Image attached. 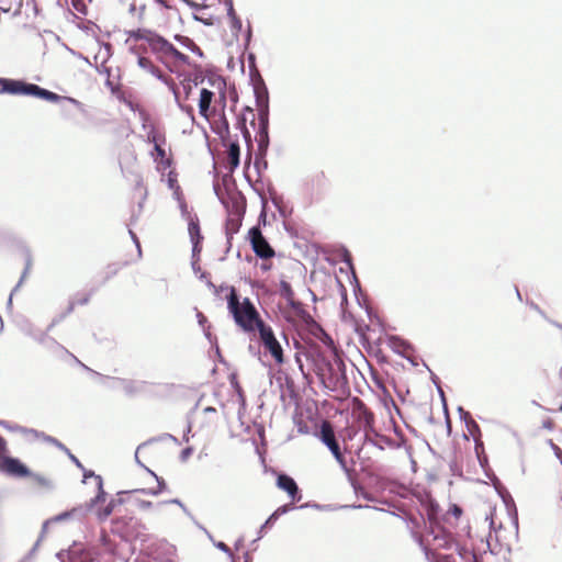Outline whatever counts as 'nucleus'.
<instances>
[{
	"instance_id": "1",
	"label": "nucleus",
	"mask_w": 562,
	"mask_h": 562,
	"mask_svg": "<svg viewBox=\"0 0 562 562\" xmlns=\"http://www.w3.org/2000/svg\"><path fill=\"white\" fill-rule=\"evenodd\" d=\"M227 308L232 314L235 323L246 333H252L256 329V324L261 319L260 315L255 307L254 303L245 297L243 302L235 288L229 289L227 295Z\"/></svg>"
},
{
	"instance_id": "2",
	"label": "nucleus",
	"mask_w": 562,
	"mask_h": 562,
	"mask_svg": "<svg viewBox=\"0 0 562 562\" xmlns=\"http://www.w3.org/2000/svg\"><path fill=\"white\" fill-rule=\"evenodd\" d=\"M422 506L428 519L427 535L432 537V541L437 547L450 549L454 543V538L451 532L440 525L438 503L430 496H426L425 501L422 502Z\"/></svg>"
},
{
	"instance_id": "3",
	"label": "nucleus",
	"mask_w": 562,
	"mask_h": 562,
	"mask_svg": "<svg viewBox=\"0 0 562 562\" xmlns=\"http://www.w3.org/2000/svg\"><path fill=\"white\" fill-rule=\"evenodd\" d=\"M4 93L8 94H23L32 95L48 102H58L64 99L61 95L44 89L35 83H30L24 80L4 78Z\"/></svg>"
},
{
	"instance_id": "4",
	"label": "nucleus",
	"mask_w": 562,
	"mask_h": 562,
	"mask_svg": "<svg viewBox=\"0 0 562 562\" xmlns=\"http://www.w3.org/2000/svg\"><path fill=\"white\" fill-rule=\"evenodd\" d=\"M324 386L330 391L344 390L348 386L346 366L340 358L326 363V373L321 374Z\"/></svg>"
},
{
	"instance_id": "5",
	"label": "nucleus",
	"mask_w": 562,
	"mask_h": 562,
	"mask_svg": "<svg viewBox=\"0 0 562 562\" xmlns=\"http://www.w3.org/2000/svg\"><path fill=\"white\" fill-rule=\"evenodd\" d=\"M147 43L151 50L156 54H160L161 57L170 55L182 64L190 65V59L187 55L178 50L170 42L156 32H153L150 37L147 38Z\"/></svg>"
},
{
	"instance_id": "6",
	"label": "nucleus",
	"mask_w": 562,
	"mask_h": 562,
	"mask_svg": "<svg viewBox=\"0 0 562 562\" xmlns=\"http://www.w3.org/2000/svg\"><path fill=\"white\" fill-rule=\"evenodd\" d=\"M358 422L363 427V443L371 445L373 447H376L380 450H383V447H381L378 442L374 441L373 437H371V432H374V416L373 414L366 407V405L359 401L358 404V415H357Z\"/></svg>"
},
{
	"instance_id": "7",
	"label": "nucleus",
	"mask_w": 562,
	"mask_h": 562,
	"mask_svg": "<svg viewBox=\"0 0 562 562\" xmlns=\"http://www.w3.org/2000/svg\"><path fill=\"white\" fill-rule=\"evenodd\" d=\"M249 240L254 252L261 259H270L274 256L273 248L263 237L261 229L254 226L248 232Z\"/></svg>"
},
{
	"instance_id": "8",
	"label": "nucleus",
	"mask_w": 562,
	"mask_h": 562,
	"mask_svg": "<svg viewBox=\"0 0 562 562\" xmlns=\"http://www.w3.org/2000/svg\"><path fill=\"white\" fill-rule=\"evenodd\" d=\"M319 437L322 442L330 450L335 459L345 467V458L341 453L340 446L335 437V432L329 423H324L321 427Z\"/></svg>"
},
{
	"instance_id": "9",
	"label": "nucleus",
	"mask_w": 562,
	"mask_h": 562,
	"mask_svg": "<svg viewBox=\"0 0 562 562\" xmlns=\"http://www.w3.org/2000/svg\"><path fill=\"white\" fill-rule=\"evenodd\" d=\"M256 105L258 108V119H269V92L262 78L254 86Z\"/></svg>"
},
{
	"instance_id": "10",
	"label": "nucleus",
	"mask_w": 562,
	"mask_h": 562,
	"mask_svg": "<svg viewBox=\"0 0 562 562\" xmlns=\"http://www.w3.org/2000/svg\"><path fill=\"white\" fill-rule=\"evenodd\" d=\"M233 209L237 218L227 221L226 237L228 245H231L233 234H235L239 229L240 218L245 213V202L243 196L233 200Z\"/></svg>"
},
{
	"instance_id": "11",
	"label": "nucleus",
	"mask_w": 562,
	"mask_h": 562,
	"mask_svg": "<svg viewBox=\"0 0 562 562\" xmlns=\"http://www.w3.org/2000/svg\"><path fill=\"white\" fill-rule=\"evenodd\" d=\"M117 387L122 389L126 396L134 397L138 394L146 392L148 382L140 380H128V379H114Z\"/></svg>"
},
{
	"instance_id": "12",
	"label": "nucleus",
	"mask_w": 562,
	"mask_h": 562,
	"mask_svg": "<svg viewBox=\"0 0 562 562\" xmlns=\"http://www.w3.org/2000/svg\"><path fill=\"white\" fill-rule=\"evenodd\" d=\"M81 470L83 471V482H86L88 477H94L97 481L98 493L89 503L86 504V510H91L97 504L105 501L106 493L103 490V480L100 475H97L93 471L86 470L85 468Z\"/></svg>"
},
{
	"instance_id": "13",
	"label": "nucleus",
	"mask_w": 562,
	"mask_h": 562,
	"mask_svg": "<svg viewBox=\"0 0 562 562\" xmlns=\"http://www.w3.org/2000/svg\"><path fill=\"white\" fill-rule=\"evenodd\" d=\"M277 486L286 492V494L293 499V501H300L302 498V495L300 494L299 486L293 477L285 473H281L277 477Z\"/></svg>"
},
{
	"instance_id": "14",
	"label": "nucleus",
	"mask_w": 562,
	"mask_h": 562,
	"mask_svg": "<svg viewBox=\"0 0 562 562\" xmlns=\"http://www.w3.org/2000/svg\"><path fill=\"white\" fill-rule=\"evenodd\" d=\"M1 469L10 475L23 477L30 474L29 469L19 459L4 457Z\"/></svg>"
},
{
	"instance_id": "15",
	"label": "nucleus",
	"mask_w": 562,
	"mask_h": 562,
	"mask_svg": "<svg viewBox=\"0 0 562 562\" xmlns=\"http://www.w3.org/2000/svg\"><path fill=\"white\" fill-rule=\"evenodd\" d=\"M269 119H258V153L259 156H267L269 148Z\"/></svg>"
},
{
	"instance_id": "16",
	"label": "nucleus",
	"mask_w": 562,
	"mask_h": 562,
	"mask_svg": "<svg viewBox=\"0 0 562 562\" xmlns=\"http://www.w3.org/2000/svg\"><path fill=\"white\" fill-rule=\"evenodd\" d=\"M389 346L394 352L409 360L408 352L413 350V347L408 341L398 336H391L389 337Z\"/></svg>"
},
{
	"instance_id": "17",
	"label": "nucleus",
	"mask_w": 562,
	"mask_h": 562,
	"mask_svg": "<svg viewBox=\"0 0 562 562\" xmlns=\"http://www.w3.org/2000/svg\"><path fill=\"white\" fill-rule=\"evenodd\" d=\"M240 162V147L238 142H231L227 148V165L233 172Z\"/></svg>"
},
{
	"instance_id": "18",
	"label": "nucleus",
	"mask_w": 562,
	"mask_h": 562,
	"mask_svg": "<svg viewBox=\"0 0 562 562\" xmlns=\"http://www.w3.org/2000/svg\"><path fill=\"white\" fill-rule=\"evenodd\" d=\"M213 98L214 93L211 90L205 88L201 90L199 100V112L205 119H207L209 116V111L211 109Z\"/></svg>"
},
{
	"instance_id": "19",
	"label": "nucleus",
	"mask_w": 562,
	"mask_h": 562,
	"mask_svg": "<svg viewBox=\"0 0 562 562\" xmlns=\"http://www.w3.org/2000/svg\"><path fill=\"white\" fill-rule=\"evenodd\" d=\"M267 351L273 357L277 363H283V349L277 338L262 344Z\"/></svg>"
},
{
	"instance_id": "20",
	"label": "nucleus",
	"mask_w": 562,
	"mask_h": 562,
	"mask_svg": "<svg viewBox=\"0 0 562 562\" xmlns=\"http://www.w3.org/2000/svg\"><path fill=\"white\" fill-rule=\"evenodd\" d=\"M188 229H189L190 238L192 241V251H193V254H195V252L200 251L199 244L202 239L198 220L194 221L193 218H190Z\"/></svg>"
},
{
	"instance_id": "21",
	"label": "nucleus",
	"mask_w": 562,
	"mask_h": 562,
	"mask_svg": "<svg viewBox=\"0 0 562 562\" xmlns=\"http://www.w3.org/2000/svg\"><path fill=\"white\" fill-rule=\"evenodd\" d=\"M89 300H90V295H89V294H85V295H83L82 297H80V299H72V300H70V301H69V305H68V307H67L66 312H65L64 314L59 315L57 318H55V319L53 321V323H52V324L49 325V327H48V330H49L53 326H55L59 321H61V319H63V318H65L68 314H70V313L74 311V308H75V306H76V305H86V304L89 302Z\"/></svg>"
},
{
	"instance_id": "22",
	"label": "nucleus",
	"mask_w": 562,
	"mask_h": 562,
	"mask_svg": "<svg viewBox=\"0 0 562 562\" xmlns=\"http://www.w3.org/2000/svg\"><path fill=\"white\" fill-rule=\"evenodd\" d=\"M212 130L223 140H225L229 137V123L224 113L221 115L218 122L215 123V125L212 127Z\"/></svg>"
},
{
	"instance_id": "23",
	"label": "nucleus",
	"mask_w": 562,
	"mask_h": 562,
	"mask_svg": "<svg viewBox=\"0 0 562 562\" xmlns=\"http://www.w3.org/2000/svg\"><path fill=\"white\" fill-rule=\"evenodd\" d=\"M286 302H288L289 306L292 308V311L294 312V314L297 317H300L302 321H304L305 323H310L313 321L311 315L304 310L301 302L295 301L294 297L288 300Z\"/></svg>"
},
{
	"instance_id": "24",
	"label": "nucleus",
	"mask_w": 562,
	"mask_h": 562,
	"mask_svg": "<svg viewBox=\"0 0 562 562\" xmlns=\"http://www.w3.org/2000/svg\"><path fill=\"white\" fill-rule=\"evenodd\" d=\"M256 329H258L259 338L262 344L276 338L272 328L269 325H267L262 319H260L256 324Z\"/></svg>"
},
{
	"instance_id": "25",
	"label": "nucleus",
	"mask_w": 562,
	"mask_h": 562,
	"mask_svg": "<svg viewBox=\"0 0 562 562\" xmlns=\"http://www.w3.org/2000/svg\"><path fill=\"white\" fill-rule=\"evenodd\" d=\"M123 504L122 498H112L102 509L97 510V516L100 520H105L114 510L117 505Z\"/></svg>"
},
{
	"instance_id": "26",
	"label": "nucleus",
	"mask_w": 562,
	"mask_h": 562,
	"mask_svg": "<svg viewBox=\"0 0 562 562\" xmlns=\"http://www.w3.org/2000/svg\"><path fill=\"white\" fill-rule=\"evenodd\" d=\"M176 41H178L182 46L190 49L193 54H196L199 57H203L202 49L189 37L182 35H176Z\"/></svg>"
},
{
	"instance_id": "27",
	"label": "nucleus",
	"mask_w": 562,
	"mask_h": 562,
	"mask_svg": "<svg viewBox=\"0 0 562 562\" xmlns=\"http://www.w3.org/2000/svg\"><path fill=\"white\" fill-rule=\"evenodd\" d=\"M0 426H2L4 429L11 431V432H23V434H34L35 436H38V431L35 429H29L25 427H22L18 424H11L7 420H0Z\"/></svg>"
},
{
	"instance_id": "28",
	"label": "nucleus",
	"mask_w": 562,
	"mask_h": 562,
	"mask_svg": "<svg viewBox=\"0 0 562 562\" xmlns=\"http://www.w3.org/2000/svg\"><path fill=\"white\" fill-rule=\"evenodd\" d=\"M371 437H373L374 441L378 442L381 447H390L392 449H396V448H400V445L396 443L393 439H391L390 437H386L384 435H381L379 432H376V430L374 429V432H371Z\"/></svg>"
},
{
	"instance_id": "29",
	"label": "nucleus",
	"mask_w": 562,
	"mask_h": 562,
	"mask_svg": "<svg viewBox=\"0 0 562 562\" xmlns=\"http://www.w3.org/2000/svg\"><path fill=\"white\" fill-rule=\"evenodd\" d=\"M171 92L173 93L175 101H176L177 105L179 106V109L182 112H184L186 114H188L190 116V119L193 121L194 120V110L191 105H184L180 102L179 91H178L176 85H171Z\"/></svg>"
},
{
	"instance_id": "30",
	"label": "nucleus",
	"mask_w": 562,
	"mask_h": 562,
	"mask_svg": "<svg viewBox=\"0 0 562 562\" xmlns=\"http://www.w3.org/2000/svg\"><path fill=\"white\" fill-rule=\"evenodd\" d=\"M56 557L60 562H87L86 557H76L75 551H60Z\"/></svg>"
},
{
	"instance_id": "31",
	"label": "nucleus",
	"mask_w": 562,
	"mask_h": 562,
	"mask_svg": "<svg viewBox=\"0 0 562 562\" xmlns=\"http://www.w3.org/2000/svg\"><path fill=\"white\" fill-rule=\"evenodd\" d=\"M31 266H32V260H31V257L29 256L26 258V263H25V268H24V271L18 282V284L14 286V289L12 290L10 296H9V301H8V304L11 305L12 304V296L14 294V292L18 291V289L22 285V283L24 282L25 278L27 277L29 272H30V269H31Z\"/></svg>"
},
{
	"instance_id": "32",
	"label": "nucleus",
	"mask_w": 562,
	"mask_h": 562,
	"mask_svg": "<svg viewBox=\"0 0 562 562\" xmlns=\"http://www.w3.org/2000/svg\"><path fill=\"white\" fill-rule=\"evenodd\" d=\"M154 31L147 29H137L128 32V36L134 40H144L147 42V38L150 37Z\"/></svg>"
},
{
	"instance_id": "33",
	"label": "nucleus",
	"mask_w": 562,
	"mask_h": 562,
	"mask_svg": "<svg viewBox=\"0 0 562 562\" xmlns=\"http://www.w3.org/2000/svg\"><path fill=\"white\" fill-rule=\"evenodd\" d=\"M236 127L240 130L247 144L251 142V136L246 126V117L240 115L237 117Z\"/></svg>"
},
{
	"instance_id": "34",
	"label": "nucleus",
	"mask_w": 562,
	"mask_h": 562,
	"mask_svg": "<svg viewBox=\"0 0 562 562\" xmlns=\"http://www.w3.org/2000/svg\"><path fill=\"white\" fill-rule=\"evenodd\" d=\"M153 76H155L158 80L162 81L168 88L171 90V85H175L173 80L166 77L159 68H157L155 65L151 67L149 71Z\"/></svg>"
},
{
	"instance_id": "35",
	"label": "nucleus",
	"mask_w": 562,
	"mask_h": 562,
	"mask_svg": "<svg viewBox=\"0 0 562 562\" xmlns=\"http://www.w3.org/2000/svg\"><path fill=\"white\" fill-rule=\"evenodd\" d=\"M280 295L284 297L286 301L294 297V292L289 282L283 280L280 282Z\"/></svg>"
},
{
	"instance_id": "36",
	"label": "nucleus",
	"mask_w": 562,
	"mask_h": 562,
	"mask_svg": "<svg viewBox=\"0 0 562 562\" xmlns=\"http://www.w3.org/2000/svg\"><path fill=\"white\" fill-rule=\"evenodd\" d=\"M168 187L173 190V195L177 200H179V195H180V187L178 186L177 183V178H176V175H173V172H169L168 175Z\"/></svg>"
},
{
	"instance_id": "37",
	"label": "nucleus",
	"mask_w": 562,
	"mask_h": 562,
	"mask_svg": "<svg viewBox=\"0 0 562 562\" xmlns=\"http://www.w3.org/2000/svg\"><path fill=\"white\" fill-rule=\"evenodd\" d=\"M293 509L292 504H285L280 507H278L271 515L270 520H277L281 515L286 514L288 512Z\"/></svg>"
},
{
	"instance_id": "38",
	"label": "nucleus",
	"mask_w": 562,
	"mask_h": 562,
	"mask_svg": "<svg viewBox=\"0 0 562 562\" xmlns=\"http://www.w3.org/2000/svg\"><path fill=\"white\" fill-rule=\"evenodd\" d=\"M79 509L74 508L72 510H67V512L60 513V514L52 517L50 519L53 522H60V521H64V520H67L68 518H70Z\"/></svg>"
},
{
	"instance_id": "39",
	"label": "nucleus",
	"mask_w": 562,
	"mask_h": 562,
	"mask_svg": "<svg viewBox=\"0 0 562 562\" xmlns=\"http://www.w3.org/2000/svg\"><path fill=\"white\" fill-rule=\"evenodd\" d=\"M38 436H42L45 441L55 445L60 450H63L65 452H69V449L65 445H63L60 441H58L56 438L45 435V434H40V432H38Z\"/></svg>"
},
{
	"instance_id": "40",
	"label": "nucleus",
	"mask_w": 562,
	"mask_h": 562,
	"mask_svg": "<svg viewBox=\"0 0 562 562\" xmlns=\"http://www.w3.org/2000/svg\"><path fill=\"white\" fill-rule=\"evenodd\" d=\"M254 166L258 173H260L262 169H267L268 161L266 160V156H259L258 153Z\"/></svg>"
},
{
	"instance_id": "41",
	"label": "nucleus",
	"mask_w": 562,
	"mask_h": 562,
	"mask_svg": "<svg viewBox=\"0 0 562 562\" xmlns=\"http://www.w3.org/2000/svg\"><path fill=\"white\" fill-rule=\"evenodd\" d=\"M137 65L146 70V71H150L151 67L154 66V64L146 57H143V56H138L137 58Z\"/></svg>"
},
{
	"instance_id": "42",
	"label": "nucleus",
	"mask_w": 562,
	"mask_h": 562,
	"mask_svg": "<svg viewBox=\"0 0 562 562\" xmlns=\"http://www.w3.org/2000/svg\"><path fill=\"white\" fill-rule=\"evenodd\" d=\"M165 504H175V505H178L181 507V509L188 515L190 516V510L187 508V506L178 498H173V499H170V501H167V502H161L159 503L158 505H165Z\"/></svg>"
},
{
	"instance_id": "43",
	"label": "nucleus",
	"mask_w": 562,
	"mask_h": 562,
	"mask_svg": "<svg viewBox=\"0 0 562 562\" xmlns=\"http://www.w3.org/2000/svg\"><path fill=\"white\" fill-rule=\"evenodd\" d=\"M341 260L353 271L352 258L347 248H342Z\"/></svg>"
},
{
	"instance_id": "44",
	"label": "nucleus",
	"mask_w": 562,
	"mask_h": 562,
	"mask_svg": "<svg viewBox=\"0 0 562 562\" xmlns=\"http://www.w3.org/2000/svg\"><path fill=\"white\" fill-rule=\"evenodd\" d=\"M464 424H465V426H467L468 430H469L473 436L475 435V432H480V427H479L477 423H476L473 418L469 419V422H467V423H464Z\"/></svg>"
},
{
	"instance_id": "45",
	"label": "nucleus",
	"mask_w": 562,
	"mask_h": 562,
	"mask_svg": "<svg viewBox=\"0 0 562 562\" xmlns=\"http://www.w3.org/2000/svg\"><path fill=\"white\" fill-rule=\"evenodd\" d=\"M147 472H148V473H150V474L156 479V481H157V483H158L157 488L162 493V492L166 490V487H167L165 480H164V479H161V477H159V476H158L155 472H153L150 469H147Z\"/></svg>"
},
{
	"instance_id": "46",
	"label": "nucleus",
	"mask_w": 562,
	"mask_h": 562,
	"mask_svg": "<svg viewBox=\"0 0 562 562\" xmlns=\"http://www.w3.org/2000/svg\"><path fill=\"white\" fill-rule=\"evenodd\" d=\"M165 439H170V440L175 441L176 443H179L178 439L175 436L170 435V434H164V435H161V436H159L157 438H151V439H149L146 442L148 445V443H151V442H155V441H161V440H165Z\"/></svg>"
},
{
	"instance_id": "47",
	"label": "nucleus",
	"mask_w": 562,
	"mask_h": 562,
	"mask_svg": "<svg viewBox=\"0 0 562 562\" xmlns=\"http://www.w3.org/2000/svg\"><path fill=\"white\" fill-rule=\"evenodd\" d=\"M134 492H140L143 494H151V495H158L161 492L158 488H140V490H134ZM127 493V491L120 492L119 494ZM128 493H133V491H128Z\"/></svg>"
},
{
	"instance_id": "48",
	"label": "nucleus",
	"mask_w": 562,
	"mask_h": 562,
	"mask_svg": "<svg viewBox=\"0 0 562 562\" xmlns=\"http://www.w3.org/2000/svg\"><path fill=\"white\" fill-rule=\"evenodd\" d=\"M224 3H225L226 9H227V15H228V18L232 21L233 16H237L236 12L234 10L233 0H224Z\"/></svg>"
},
{
	"instance_id": "49",
	"label": "nucleus",
	"mask_w": 562,
	"mask_h": 562,
	"mask_svg": "<svg viewBox=\"0 0 562 562\" xmlns=\"http://www.w3.org/2000/svg\"><path fill=\"white\" fill-rule=\"evenodd\" d=\"M550 447L552 448L555 457L560 460V463L562 464V449L555 445L552 440H549Z\"/></svg>"
},
{
	"instance_id": "50",
	"label": "nucleus",
	"mask_w": 562,
	"mask_h": 562,
	"mask_svg": "<svg viewBox=\"0 0 562 562\" xmlns=\"http://www.w3.org/2000/svg\"><path fill=\"white\" fill-rule=\"evenodd\" d=\"M241 20L238 16H233V20L231 21V27L235 32H239L241 30Z\"/></svg>"
},
{
	"instance_id": "51",
	"label": "nucleus",
	"mask_w": 562,
	"mask_h": 562,
	"mask_svg": "<svg viewBox=\"0 0 562 562\" xmlns=\"http://www.w3.org/2000/svg\"><path fill=\"white\" fill-rule=\"evenodd\" d=\"M186 98L188 99L192 92L193 85L190 79H186L182 82Z\"/></svg>"
},
{
	"instance_id": "52",
	"label": "nucleus",
	"mask_w": 562,
	"mask_h": 562,
	"mask_svg": "<svg viewBox=\"0 0 562 562\" xmlns=\"http://www.w3.org/2000/svg\"><path fill=\"white\" fill-rule=\"evenodd\" d=\"M215 546H216L217 549H220L221 551L227 553L228 557L231 559H233V553H232V551H231V549H229V547L227 544H225L224 542L220 541Z\"/></svg>"
},
{
	"instance_id": "53",
	"label": "nucleus",
	"mask_w": 562,
	"mask_h": 562,
	"mask_svg": "<svg viewBox=\"0 0 562 562\" xmlns=\"http://www.w3.org/2000/svg\"><path fill=\"white\" fill-rule=\"evenodd\" d=\"M52 519H47L46 521H44L43 526H42V532H41V538L36 541L34 548H36L41 541V539L44 537L45 532L47 531V528L48 526L52 524Z\"/></svg>"
},
{
	"instance_id": "54",
	"label": "nucleus",
	"mask_w": 562,
	"mask_h": 562,
	"mask_svg": "<svg viewBox=\"0 0 562 562\" xmlns=\"http://www.w3.org/2000/svg\"><path fill=\"white\" fill-rule=\"evenodd\" d=\"M193 452V449L191 447H187L181 451L180 459L181 461H186Z\"/></svg>"
},
{
	"instance_id": "55",
	"label": "nucleus",
	"mask_w": 562,
	"mask_h": 562,
	"mask_svg": "<svg viewBox=\"0 0 562 562\" xmlns=\"http://www.w3.org/2000/svg\"><path fill=\"white\" fill-rule=\"evenodd\" d=\"M276 520H270V516L268 517V519L263 522V525L260 527V530H259V536H258V539H260L262 537V532L266 528H268L269 526H271Z\"/></svg>"
},
{
	"instance_id": "56",
	"label": "nucleus",
	"mask_w": 562,
	"mask_h": 562,
	"mask_svg": "<svg viewBox=\"0 0 562 562\" xmlns=\"http://www.w3.org/2000/svg\"><path fill=\"white\" fill-rule=\"evenodd\" d=\"M450 513L456 517V518H459L462 514V509L460 506L458 505H452L451 508H450Z\"/></svg>"
},
{
	"instance_id": "57",
	"label": "nucleus",
	"mask_w": 562,
	"mask_h": 562,
	"mask_svg": "<svg viewBox=\"0 0 562 562\" xmlns=\"http://www.w3.org/2000/svg\"><path fill=\"white\" fill-rule=\"evenodd\" d=\"M154 148L158 157H160L161 159L166 158V150L158 143L155 144Z\"/></svg>"
},
{
	"instance_id": "58",
	"label": "nucleus",
	"mask_w": 562,
	"mask_h": 562,
	"mask_svg": "<svg viewBox=\"0 0 562 562\" xmlns=\"http://www.w3.org/2000/svg\"><path fill=\"white\" fill-rule=\"evenodd\" d=\"M203 81H204V77L202 76V74H201V72H200V74H196V75L194 76V78L191 80V82H192V85H193L194 87H196V86H199V85L203 83Z\"/></svg>"
},
{
	"instance_id": "59",
	"label": "nucleus",
	"mask_w": 562,
	"mask_h": 562,
	"mask_svg": "<svg viewBox=\"0 0 562 562\" xmlns=\"http://www.w3.org/2000/svg\"><path fill=\"white\" fill-rule=\"evenodd\" d=\"M146 445H147V442H144V443H142V445H139V446L137 447L136 452H135V461H136V463H137L139 467L144 468V469L147 471V469H148V468H147V467H145V465L140 462L139 458H138V451H139V449H140L142 447L146 446Z\"/></svg>"
},
{
	"instance_id": "60",
	"label": "nucleus",
	"mask_w": 562,
	"mask_h": 562,
	"mask_svg": "<svg viewBox=\"0 0 562 562\" xmlns=\"http://www.w3.org/2000/svg\"><path fill=\"white\" fill-rule=\"evenodd\" d=\"M196 317H198L199 325L204 328V325L207 322L206 317L201 312L196 313Z\"/></svg>"
},
{
	"instance_id": "61",
	"label": "nucleus",
	"mask_w": 562,
	"mask_h": 562,
	"mask_svg": "<svg viewBox=\"0 0 562 562\" xmlns=\"http://www.w3.org/2000/svg\"><path fill=\"white\" fill-rule=\"evenodd\" d=\"M178 201H179V206H180L182 215H186L188 213V206H187L186 202L183 200H181L180 196H179Z\"/></svg>"
},
{
	"instance_id": "62",
	"label": "nucleus",
	"mask_w": 562,
	"mask_h": 562,
	"mask_svg": "<svg viewBox=\"0 0 562 562\" xmlns=\"http://www.w3.org/2000/svg\"><path fill=\"white\" fill-rule=\"evenodd\" d=\"M128 233H130L132 239L134 240V243H135V245H136V247L138 249V252L140 254V245H139V241H138V238H137L136 234L133 231H131V229L128 231Z\"/></svg>"
},
{
	"instance_id": "63",
	"label": "nucleus",
	"mask_w": 562,
	"mask_h": 562,
	"mask_svg": "<svg viewBox=\"0 0 562 562\" xmlns=\"http://www.w3.org/2000/svg\"><path fill=\"white\" fill-rule=\"evenodd\" d=\"M408 522L412 525L413 529L419 528V521L417 518L409 517Z\"/></svg>"
},
{
	"instance_id": "64",
	"label": "nucleus",
	"mask_w": 562,
	"mask_h": 562,
	"mask_svg": "<svg viewBox=\"0 0 562 562\" xmlns=\"http://www.w3.org/2000/svg\"><path fill=\"white\" fill-rule=\"evenodd\" d=\"M135 562H159L156 558H142V559H136ZM167 562H171V561H167Z\"/></svg>"
}]
</instances>
